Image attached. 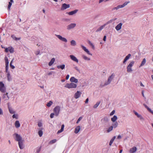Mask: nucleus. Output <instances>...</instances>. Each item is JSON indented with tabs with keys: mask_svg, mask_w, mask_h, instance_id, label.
<instances>
[{
	"mask_svg": "<svg viewBox=\"0 0 153 153\" xmlns=\"http://www.w3.org/2000/svg\"><path fill=\"white\" fill-rule=\"evenodd\" d=\"M60 111V107L59 106H56L53 108V113H52L50 115V117L51 118H53L54 117V116L56 117L58 116Z\"/></svg>",
	"mask_w": 153,
	"mask_h": 153,
	"instance_id": "f257e3e1",
	"label": "nucleus"
},
{
	"mask_svg": "<svg viewBox=\"0 0 153 153\" xmlns=\"http://www.w3.org/2000/svg\"><path fill=\"white\" fill-rule=\"evenodd\" d=\"M76 84L71 82L70 83H67L65 85V87L70 89L71 88H75L77 87Z\"/></svg>",
	"mask_w": 153,
	"mask_h": 153,
	"instance_id": "f03ea898",
	"label": "nucleus"
},
{
	"mask_svg": "<svg viewBox=\"0 0 153 153\" xmlns=\"http://www.w3.org/2000/svg\"><path fill=\"white\" fill-rule=\"evenodd\" d=\"M134 64V61H131L128 65L127 67V71L128 73H131L133 71L132 67Z\"/></svg>",
	"mask_w": 153,
	"mask_h": 153,
	"instance_id": "7ed1b4c3",
	"label": "nucleus"
},
{
	"mask_svg": "<svg viewBox=\"0 0 153 153\" xmlns=\"http://www.w3.org/2000/svg\"><path fill=\"white\" fill-rule=\"evenodd\" d=\"M116 19L117 18H114L112 19L111 20H110L107 23V24H104L103 25L101 26L99 28H98L96 30V32H98L100 31L103 29V28L105 27L106 25L107 24L111 23L112 22L115 21Z\"/></svg>",
	"mask_w": 153,
	"mask_h": 153,
	"instance_id": "20e7f679",
	"label": "nucleus"
},
{
	"mask_svg": "<svg viewBox=\"0 0 153 153\" xmlns=\"http://www.w3.org/2000/svg\"><path fill=\"white\" fill-rule=\"evenodd\" d=\"M13 136L15 140L18 142L24 140L20 134L16 133H14L13 134Z\"/></svg>",
	"mask_w": 153,
	"mask_h": 153,
	"instance_id": "39448f33",
	"label": "nucleus"
},
{
	"mask_svg": "<svg viewBox=\"0 0 153 153\" xmlns=\"http://www.w3.org/2000/svg\"><path fill=\"white\" fill-rule=\"evenodd\" d=\"M0 91L3 93H5L6 91V88L4 84L1 81H0Z\"/></svg>",
	"mask_w": 153,
	"mask_h": 153,
	"instance_id": "423d86ee",
	"label": "nucleus"
},
{
	"mask_svg": "<svg viewBox=\"0 0 153 153\" xmlns=\"http://www.w3.org/2000/svg\"><path fill=\"white\" fill-rule=\"evenodd\" d=\"M4 51L6 53L9 52L10 53H13L14 52V48L12 46H9L8 48H4Z\"/></svg>",
	"mask_w": 153,
	"mask_h": 153,
	"instance_id": "0eeeda50",
	"label": "nucleus"
},
{
	"mask_svg": "<svg viewBox=\"0 0 153 153\" xmlns=\"http://www.w3.org/2000/svg\"><path fill=\"white\" fill-rule=\"evenodd\" d=\"M133 112L134 114L140 120H144V117L141 114H139L135 110H134L133 111Z\"/></svg>",
	"mask_w": 153,
	"mask_h": 153,
	"instance_id": "6e6552de",
	"label": "nucleus"
},
{
	"mask_svg": "<svg viewBox=\"0 0 153 153\" xmlns=\"http://www.w3.org/2000/svg\"><path fill=\"white\" fill-rule=\"evenodd\" d=\"M5 72L8 81H11L12 80V78L10 72L8 70V69H5Z\"/></svg>",
	"mask_w": 153,
	"mask_h": 153,
	"instance_id": "1a4fd4ad",
	"label": "nucleus"
},
{
	"mask_svg": "<svg viewBox=\"0 0 153 153\" xmlns=\"http://www.w3.org/2000/svg\"><path fill=\"white\" fill-rule=\"evenodd\" d=\"M81 47L82 48V49L85 52L88 54L92 56V54L86 48L82 45H81Z\"/></svg>",
	"mask_w": 153,
	"mask_h": 153,
	"instance_id": "9d476101",
	"label": "nucleus"
},
{
	"mask_svg": "<svg viewBox=\"0 0 153 153\" xmlns=\"http://www.w3.org/2000/svg\"><path fill=\"white\" fill-rule=\"evenodd\" d=\"M76 26V24L75 23H72L68 25L67 27V29L68 30H70L74 29Z\"/></svg>",
	"mask_w": 153,
	"mask_h": 153,
	"instance_id": "9b49d317",
	"label": "nucleus"
},
{
	"mask_svg": "<svg viewBox=\"0 0 153 153\" xmlns=\"http://www.w3.org/2000/svg\"><path fill=\"white\" fill-rule=\"evenodd\" d=\"M18 142L19 148L21 149H23L25 147L24 144V140H23Z\"/></svg>",
	"mask_w": 153,
	"mask_h": 153,
	"instance_id": "f8f14e48",
	"label": "nucleus"
},
{
	"mask_svg": "<svg viewBox=\"0 0 153 153\" xmlns=\"http://www.w3.org/2000/svg\"><path fill=\"white\" fill-rule=\"evenodd\" d=\"M56 36L60 40L65 42H67V40L65 38L62 37L60 35H56Z\"/></svg>",
	"mask_w": 153,
	"mask_h": 153,
	"instance_id": "ddd939ff",
	"label": "nucleus"
},
{
	"mask_svg": "<svg viewBox=\"0 0 153 153\" xmlns=\"http://www.w3.org/2000/svg\"><path fill=\"white\" fill-rule=\"evenodd\" d=\"M71 59L73 61L75 62L76 63L79 62V60L77 58L73 55H70L69 56Z\"/></svg>",
	"mask_w": 153,
	"mask_h": 153,
	"instance_id": "4468645a",
	"label": "nucleus"
},
{
	"mask_svg": "<svg viewBox=\"0 0 153 153\" xmlns=\"http://www.w3.org/2000/svg\"><path fill=\"white\" fill-rule=\"evenodd\" d=\"M2 99L4 100H9L10 97L8 95V93H6L3 94L2 95Z\"/></svg>",
	"mask_w": 153,
	"mask_h": 153,
	"instance_id": "2eb2a0df",
	"label": "nucleus"
},
{
	"mask_svg": "<svg viewBox=\"0 0 153 153\" xmlns=\"http://www.w3.org/2000/svg\"><path fill=\"white\" fill-rule=\"evenodd\" d=\"M70 7V5L66 4H62L61 9L62 10H65Z\"/></svg>",
	"mask_w": 153,
	"mask_h": 153,
	"instance_id": "dca6fc26",
	"label": "nucleus"
},
{
	"mask_svg": "<svg viewBox=\"0 0 153 153\" xmlns=\"http://www.w3.org/2000/svg\"><path fill=\"white\" fill-rule=\"evenodd\" d=\"M82 93L79 91H77L74 95V97L76 99L79 98L81 96Z\"/></svg>",
	"mask_w": 153,
	"mask_h": 153,
	"instance_id": "f3484780",
	"label": "nucleus"
},
{
	"mask_svg": "<svg viewBox=\"0 0 153 153\" xmlns=\"http://www.w3.org/2000/svg\"><path fill=\"white\" fill-rule=\"evenodd\" d=\"M70 81L71 82L75 84H76L78 82V79L74 76H72L70 78Z\"/></svg>",
	"mask_w": 153,
	"mask_h": 153,
	"instance_id": "a211bd4d",
	"label": "nucleus"
},
{
	"mask_svg": "<svg viewBox=\"0 0 153 153\" xmlns=\"http://www.w3.org/2000/svg\"><path fill=\"white\" fill-rule=\"evenodd\" d=\"M4 60L5 63V69H9V62L7 56L5 57Z\"/></svg>",
	"mask_w": 153,
	"mask_h": 153,
	"instance_id": "6ab92c4d",
	"label": "nucleus"
},
{
	"mask_svg": "<svg viewBox=\"0 0 153 153\" xmlns=\"http://www.w3.org/2000/svg\"><path fill=\"white\" fill-rule=\"evenodd\" d=\"M78 10L76 9L71 11L67 13L69 15H74L75 14L78 12Z\"/></svg>",
	"mask_w": 153,
	"mask_h": 153,
	"instance_id": "aec40b11",
	"label": "nucleus"
},
{
	"mask_svg": "<svg viewBox=\"0 0 153 153\" xmlns=\"http://www.w3.org/2000/svg\"><path fill=\"white\" fill-rule=\"evenodd\" d=\"M123 24L122 23H120L118 24L115 27V28L117 31L120 30Z\"/></svg>",
	"mask_w": 153,
	"mask_h": 153,
	"instance_id": "412c9836",
	"label": "nucleus"
},
{
	"mask_svg": "<svg viewBox=\"0 0 153 153\" xmlns=\"http://www.w3.org/2000/svg\"><path fill=\"white\" fill-rule=\"evenodd\" d=\"M131 56V55L130 54H128L126 56L123 61V63L125 64L126 62L129 59Z\"/></svg>",
	"mask_w": 153,
	"mask_h": 153,
	"instance_id": "4be33fe9",
	"label": "nucleus"
},
{
	"mask_svg": "<svg viewBox=\"0 0 153 153\" xmlns=\"http://www.w3.org/2000/svg\"><path fill=\"white\" fill-rule=\"evenodd\" d=\"M137 150V147H133L130 149L129 150V152L130 153H134L136 152Z\"/></svg>",
	"mask_w": 153,
	"mask_h": 153,
	"instance_id": "5701e85b",
	"label": "nucleus"
},
{
	"mask_svg": "<svg viewBox=\"0 0 153 153\" xmlns=\"http://www.w3.org/2000/svg\"><path fill=\"white\" fill-rule=\"evenodd\" d=\"M82 57L84 60L87 61H90L91 59L90 58L88 57L85 54H83L82 55Z\"/></svg>",
	"mask_w": 153,
	"mask_h": 153,
	"instance_id": "b1692460",
	"label": "nucleus"
},
{
	"mask_svg": "<svg viewBox=\"0 0 153 153\" xmlns=\"http://www.w3.org/2000/svg\"><path fill=\"white\" fill-rule=\"evenodd\" d=\"M38 125L39 127L41 128V129H42L43 124L42 120H40L38 121Z\"/></svg>",
	"mask_w": 153,
	"mask_h": 153,
	"instance_id": "393cba45",
	"label": "nucleus"
},
{
	"mask_svg": "<svg viewBox=\"0 0 153 153\" xmlns=\"http://www.w3.org/2000/svg\"><path fill=\"white\" fill-rule=\"evenodd\" d=\"M124 7L123 5H119L117 6L116 7H114L112 10H117L118 9Z\"/></svg>",
	"mask_w": 153,
	"mask_h": 153,
	"instance_id": "a878e982",
	"label": "nucleus"
},
{
	"mask_svg": "<svg viewBox=\"0 0 153 153\" xmlns=\"http://www.w3.org/2000/svg\"><path fill=\"white\" fill-rule=\"evenodd\" d=\"M80 126H77L75 128L74 133L76 134L78 133L80 131Z\"/></svg>",
	"mask_w": 153,
	"mask_h": 153,
	"instance_id": "bb28decb",
	"label": "nucleus"
},
{
	"mask_svg": "<svg viewBox=\"0 0 153 153\" xmlns=\"http://www.w3.org/2000/svg\"><path fill=\"white\" fill-rule=\"evenodd\" d=\"M55 60V59L54 58H52L49 62L48 65L49 66H51L54 63Z\"/></svg>",
	"mask_w": 153,
	"mask_h": 153,
	"instance_id": "cd10ccee",
	"label": "nucleus"
},
{
	"mask_svg": "<svg viewBox=\"0 0 153 153\" xmlns=\"http://www.w3.org/2000/svg\"><path fill=\"white\" fill-rule=\"evenodd\" d=\"M117 119V116L116 115H114L113 117L111 118V121L113 122H116V121Z\"/></svg>",
	"mask_w": 153,
	"mask_h": 153,
	"instance_id": "c85d7f7f",
	"label": "nucleus"
},
{
	"mask_svg": "<svg viewBox=\"0 0 153 153\" xmlns=\"http://www.w3.org/2000/svg\"><path fill=\"white\" fill-rule=\"evenodd\" d=\"M15 126L17 128H18L20 127V124L19 121L16 120L15 121Z\"/></svg>",
	"mask_w": 153,
	"mask_h": 153,
	"instance_id": "c756f323",
	"label": "nucleus"
},
{
	"mask_svg": "<svg viewBox=\"0 0 153 153\" xmlns=\"http://www.w3.org/2000/svg\"><path fill=\"white\" fill-rule=\"evenodd\" d=\"M143 105L149 112L153 114V111L152 110H151L146 104H144Z\"/></svg>",
	"mask_w": 153,
	"mask_h": 153,
	"instance_id": "7c9ffc66",
	"label": "nucleus"
},
{
	"mask_svg": "<svg viewBox=\"0 0 153 153\" xmlns=\"http://www.w3.org/2000/svg\"><path fill=\"white\" fill-rule=\"evenodd\" d=\"M113 123L112 124V126L113 128H115L117 127L118 124L117 122H113Z\"/></svg>",
	"mask_w": 153,
	"mask_h": 153,
	"instance_id": "2f4dec72",
	"label": "nucleus"
},
{
	"mask_svg": "<svg viewBox=\"0 0 153 153\" xmlns=\"http://www.w3.org/2000/svg\"><path fill=\"white\" fill-rule=\"evenodd\" d=\"M9 111L10 114H14L15 112L13 109L11 107H8Z\"/></svg>",
	"mask_w": 153,
	"mask_h": 153,
	"instance_id": "473e14b6",
	"label": "nucleus"
},
{
	"mask_svg": "<svg viewBox=\"0 0 153 153\" xmlns=\"http://www.w3.org/2000/svg\"><path fill=\"white\" fill-rule=\"evenodd\" d=\"M65 65L64 64L58 65L57 66V68L58 69H61L62 70H63L65 69Z\"/></svg>",
	"mask_w": 153,
	"mask_h": 153,
	"instance_id": "72a5a7b5",
	"label": "nucleus"
},
{
	"mask_svg": "<svg viewBox=\"0 0 153 153\" xmlns=\"http://www.w3.org/2000/svg\"><path fill=\"white\" fill-rule=\"evenodd\" d=\"M88 43L90 45V46L91 47V48L94 50L95 48L94 45V44L91 42L90 41H88Z\"/></svg>",
	"mask_w": 153,
	"mask_h": 153,
	"instance_id": "f704fd0d",
	"label": "nucleus"
},
{
	"mask_svg": "<svg viewBox=\"0 0 153 153\" xmlns=\"http://www.w3.org/2000/svg\"><path fill=\"white\" fill-rule=\"evenodd\" d=\"M13 0H10V1L9 3V4L8 7V10H10L12 4V3L13 2Z\"/></svg>",
	"mask_w": 153,
	"mask_h": 153,
	"instance_id": "c9c22d12",
	"label": "nucleus"
},
{
	"mask_svg": "<svg viewBox=\"0 0 153 153\" xmlns=\"http://www.w3.org/2000/svg\"><path fill=\"white\" fill-rule=\"evenodd\" d=\"M64 128V125L62 124L61 126V129L58 131L57 133V134H59L62 132L63 131Z\"/></svg>",
	"mask_w": 153,
	"mask_h": 153,
	"instance_id": "e433bc0d",
	"label": "nucleus"
},
{
	"mask_svg": "<svg viewBox=\"0 0 153 153\" xmlns=\"http://www.w3.org/2000/svg\"><path fill=\"white\" fill-rule=\"evenodd\" d=\"M53 104V102L52 101H50L49 102H47L46 104V106L48 107H49L51 106Z\"/></svg>",
	"mask_w": 153,
	"mask_h": 153,
	"instance_id": "4c0bfd02",
	"label": "nucleus"
},
{
	"mask_svg": "<svg viewBox=\"0 0 153 153\" xmlns=\"http://www.w3.org/2000/svg\"><path fill=\"white\" fill-rule=\"evenodd\" d=\"M70 43L71 45L72 46H75L76 45V41L74 40H72L71 41Z\"/></svg>",
	"mask_w": 153,
	"mask_h": 153,
	"instance_id": "58836bf2",
	"label": "nucleus"
},
{
	"mask_svg": "<svg viewBox=\"0 0 153 153\" xmlns=\"http://www.w3.org/2000/svg\"><path fill=\"white\" fill-rule=\"evenodd\" d=\"M116 138V136H114L113 137V138L111 139L110 140L109 143V145L111 146V145L112 144L113 141Z\"/></svg>",
	"mask_w": 153,
	"mask_h": 153,
	"instance_id": "ea45409f",
	"label": "nucleus"
},
{
	"mask_svg": "<svg viewBox=\"0 0 153 153\" xmlns=\"http://www.w3.org/2000/svg\"><path fill=\"white\" fill-rule=\"evenodd\" d=\"M114 76V75L112 74L111 76H109V77L108 78V79L110 82H111L112 81V80L113 79Z\"/></svg>",
	"mask_w": 153,
	"mask_h": 153,
	"instance_id": "a19ab883",
	"label": "nucleus"
},
{
	"mask_svg": "<svg viewBox=\"0 0 153 153\" xmlns=\"http://www.w3.org/2000/svg\"><path fill=\"white\" fill-rule=\"evenodd\" d=\"M146 59L145 58H144L142 61V62L141 63L140 65V66L139 67H140L141 66L144 65L146 63Z\"/></svg>",
	"mask_w": 153,
	"mask_h": 153,
	"instance_id": "79ce46f5",
	"label": "nucleus"
},
{
	"mask_svg": "<svg viewBox=\"0 0 153 153\" xmlns=\"http://www.w3.org/2000/svg\"><path fill=\"white\" fill-rule=\"evenodd\" d=\"M12 38L14 40L16 41L19 40L20 39V38H18L16 37L15 35H12L11 36Z\"/></svg>",
	"mask_w": 153,
	"mask_h": 153,
	"instance_id": "37998d69",
	"label": "nucleus"
},
{
	"mask_svg": "<svg viewBox=\"0 0 153 153\" xmlns=\"http://www.w3.org/2000/svg\"><path fill=\"white\" fill-rule=\"evenodd\" d=\"M113 128L112 126H110L108 128V129L107 130V133H109L110 132L113 130Z\"/></svg>",
	"mask_w": 153,
	"mask_h": 153,
	"instance_id": "c03bdc74",
	"label": "nucleus"
},
{
	"mask_svg": "<svg viewBox=\"0 0 153 153\" xmlns=\"http://www.w3.org/2000/svg\"><path fill=\"white\" fill-rule=\"evenodd\" d=\"M102 120L104 122H108V119L107 117H105L102 119Z\"/></svg>",
	"mask_w": 153,
	"mask_h": 153,
	"instance_id": "a18cd8bd",
	"label": "nucleus"
},
{
	"mask_svg": "<svg viewBox=\"0 0 153 153\" xmlns=\"http://www.w3.org/2000/svg\"><path fill=\"white\" fill-rule=\"evenodd\" d=\"M100 103V102H97L93 106V108H97L98 106L99 105Z\"/></svg>",
	"mask_w": 153,
	"mask_h": 153,
	"instance_id": "49530a36",
	"label": "nucleus"
},
{
	"mask_svg": "<svg viewBox=\"0 0 153 153\" xmlns=\"http://www.w3.org/2000/svg\"><path fill=\"white\" fill-rule=\"evenodd\" d=\"M111 82H110L109 81L108 79V80L107 81L105 82V83H104V85H102V87H103L104 86L108 85H109V84H110V83H111Z\"/></svg>",
	"mask_w": 153,
	"mask_h": 153,
	"instance_id": "de8ad7c7",
	"label": "nucleus"
},
{
	"mask_svg": "<svg viewBox=\"0 0 153 153\" xmlns=\"http://www.w3.org/2000/svg\"><path fill=\"white\" fill-rule=\"evenodd\" d=\"M130 2L129 1H126L123 4V7H125L128 4L130 3Z\"/></svg>",
	"mask_w": 153,
	"mask_h": 153,
	"instance_id": "09e8293b",
	"label": "nucleus"
},
{
	"mask_svg": "<svg viewBox=\"0 0 153 153\" xmlns=\"http://www.w3.org/2000/svg\"><path fill=\"white\" fill-rule=\"evenodd\" d=\"M38 134L40 137H41L42 136L43 134V132L42 130H40L38 132Z\"/></svg>",
	"mask_w": 153,
	"mask_h": 153,
	"instance_id": "8fccbe9b",
	"label": "nucleus"
},
{
	"mask_svg": "<svg viewBox=\"0 0 153 153\" xmlns=\"http://www.w3.org/2000/svg\"><path fill=\"white\" fill-rule=\"evenodd\" d=\"M56 141V139H54L50 142V144H52L54 143H55Z\"/></svg>",
	"mask_w": 153,
	"mask_h": 153,
	"instance_id": "3c124183",
	"label": "nucleus"
},
{
	"mask_svg": "<svg viewBox=\"0 0 153 153\" xmlns=\"http://www.w3.org/2000/svg\"><path fill=\"white\" fill-rule=\"evenodd\" d=\"M82 117H79V118H78V119L77 120V121L76 122V123L77 124L78 123H79V121L81 120H82Z\"/></svg>",
	"mask_w": 153,
	"mask_h": 153,
	"instance_id": "603ef678",
	"label": "nucleus"
},
{
	"mask_svg": "<svg viewBox=\"0 0 153 153\" xmlns=\"http://www.w3.org/2000/svg\"><path fill=\"white\" fill-rule=\"evenodd\" d=\"M115 110H113L109 114V115L110 116H111L113 115L115 113Z\"/></svg>",
	"mask_w": 153,
	"mask_h": 153,
	"instance_id": "864d4df0",
	"label": "nucleus"
},
{
	"mask_svg": "<svg viewBox=\"0 0 153 153\" xmlns=\"http://www.w3.org/2000/svg\"><path fill=\"white\" fill-rule=\"evenodd\" d=\"M18 115L17 114H14L13 116L12 117L13 118H16L17 119L18 118Z\"/></svg>",
	"mask_w": 153,
	"mask_h": 153,
	"instance_id": "5fc2aeb1",
	"label": "nucleus"
},
{
	"mask_svg": "<svg viewBox=\"0 0 153 153\" xmlns=\"http://www.w3.org/2000/svg\"><path fill=\"white\" fill-rule=\"evenodd\" d=\"M40 51L39 50H37V51H36L35 53L36 55H38L40 54Z\"/></svg>",
	"mask_w": 153,
	"mask_h": 153,
	"instance_id": "6e6d98bb",
	"label": "nucleus"
},
{
	"mask_svg": "<svg viewBox=\"0 0 153 153\" xmlns=\"http://www.w3.org/2000/svg\"><path fill=\"white\" fill-rule=\"evenodd\" d=\"M3 114V112L2 109L0 108V115H2Z\"/></svg>",
	"mask_w": 153,
	"mask_h": 153,
	"instance_id": "4d7b16f0",
	"label": "nucleus"
},
{
	"mask_svg": "<svg viewBox=\"0 0 153 153\" xmlns=\"http://www.w3.org/2000/svg\"><path fill=\"white\" fill-rule=\"evenodd\" d=\"M10 68H12L13 69H14L15 68V66L13 65H12V64H10Z\"/></svg>",
	"mask_w": 153,
	"mask_h": 153,
	"instance_id": "13d9d810",
	"label": "nucleus"
},
{
	"mask_svg": "<svg viewBox=\"0 0 153 153\" xmlns=\"http://www.w3.org/2000/svg\"><path fill=\"white\" fill-rule=\"evenodd\" d=\"M53 72H54L53 71H50V72H49V73H48V75H52L53 74Z\"/></svg>",
	"mask_w": 153,
	"mask_h": 153,
	"instance_id": "bf43d9fd",
	"label": "nucleus"
},
{
	"mask_svg": "<svg viewBox=\"0 0 153 153\" xmlns=\"http://www.w3.org/2000/svg\"><path fill=\"white\" fill-rule=\"evenodd\" d=\"M140 85L141 86L144 87V85L141 82H140Z\"/></svg>",
	"mask_w": 153,
	"mask_h": 153,
	"instance_id": "052dcab7",
	"label": "nucleus"
},
{
	"mask_svg": "<svg viewBox=\"0 0 153 153\" xmlns=\"http://www.w3.org/2000/svg\"><path fill=\"white\" fill-rule=\"evenodd\" d=\"M121 138H122V137L120 135H118V136L117 137V138L118 139H121Z\"/></svg>",
	"mask_w": 153,
	"mask_h": 153,
	"instance_id": "680f3d73",
	"label": "nucleus"
},
{
	"mask_svg": "<svg viewBox=\"0 0 153 153\" xmlns=\"http://www.w3.org/2000/svg\"><path fill=\"white\" fill-rule=\"evenodd\" d=\"M88 101H89L88 98H87V99H86V100L85 101V103L86 104L88 103Z\"/></svg>",
	"mask_w": 153,
	"mask_h": 153,
	"instance_id": "e2e57ef3",
	"label": "nucleus"
},
{
	"mask_svg": "<svg viewBox=\"0 0 153 153\" xmlns=\"http://www.w3.org/2000/svg\"><path fill=\"white\" fill-rule=\"evenodd\" d=\"M141 94H142V96L143 97H144V91H142V92H141Z\"/></svg>",
	"mask_w": 153,
	"mask_h": 153,
	"instance_id": "0e129e2a",
	"label": "nucleus"
},
{
	"mask_svg": "<svg viewBox=\"0 0 153 153\" xmlns=\"http://www.w3.org/2000/svg\"><path fill=\"white\" fill-rule=\"evenodd\" d=\"M69 76H70L69 75H67L66 76V79L67 80H68L69 79Z\"/></svg>",
	"mask_w": 153,
	"mask_h": 153,
	"instance_id": "69168bd1",
	"label": "nucleus"
},
{
	"mask_svg": "<svg viewBox=\"0 0 153 153\" xmlns=\"http://www.w3.org/2000/svg\"><path fill=\"white\" fill-rule=\"evenodd\" d=\"M106 37L105 36L103 37V40L104 41H106Z\"/></svg>",
	"mask_w": 153,
	"mask_h": 153,
	"instance_id": "338daca9",
	"label": "nucleus"
},
{
	"mask_svg": "<svg viewBox=\"0 0 153 153\" xmlns=\"http://www.w3.org/2000/svg\"><path fill=\"white\" fill-rule=\"evenodd\" d=\"M105 0H99V3H100L103 1H104Z\"/></svg>",
	"mask_w": 153,
	"mask_h": 153,
	"instance_id": "774afa93",
	"label": "nucleus"
}]
</instances>
